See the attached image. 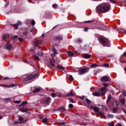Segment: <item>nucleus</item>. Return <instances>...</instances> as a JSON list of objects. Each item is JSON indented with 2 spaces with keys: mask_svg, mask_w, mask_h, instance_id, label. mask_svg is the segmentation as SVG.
Returning <instances> with one entry per match:
<instances>
[{
  "mask_svg": "<svg viewBox=\"0 0 126 126\" xmlns=\"http://www.w3.org/2000/svg\"><path fill=\"white\" fill-rule=\"evenodd\" d=\"M109 7L110 5L107 3L102 4L97 6L96 11L98 13H105L109 10Z\"/></svg>",
  "mask_w": 126,
  "mask_h": 126,
  "instance_id": "1",
  "label": "nucleus"
},
{
  "mask_svg": "<svg viewBox=\"0 0 126 126\" xmlns=\"http://www.w3.org/2000/svg\"><path fill=\"white\" fill-rule=\"evenodd\" d=\"M99 40L103 47L105 46L108 47L109 46V42L108 39L105 38H100Z\"/></svg>",
  "mask_w": 126,
  "mask_h": 126,
  "instance_id": "2",
  "label": "nucleus"
},
{
  "mask_svg": "<svg viewBox=\"0 0 126 126\" xmlns=\"http://www.w3.org/2000/svg\"><path fill=\"white\" fill-rule=\"evenodd\" d=\"M37 76V74L33 75L32 74H29L27 75H25L24 76H27L24 78V80L27 81L29 80H32L35 78Z\"/></svg>",
  "mask_w": 126,
  "mask_h": 126,
  "instance_id": "3",
  "label": "nucleus"
},
{
  "mask_svg": "<svg viewBox=\"0 0 126 126\" xmlns=\"http://www.w3.org/2000/svg\"><path fill=\"white\" fill-rule=\"evenodd\" d=\"M32 31L33 30H30L28 29H27L26 31L23 33V36L25 38H29L30 37V35L29 34V32H32Z\"/></svg>",
  "mask_w": 126,
  "mask_h": 126,
  "instance_id": "4",
  "label": "nucleus"
},
{
  "mask_svg": "<svg viewBox=\"0 0 126 126\" xmlns=\"http://www.w3.org/2000/svg\"><path fill=\"white\" fill-rule=\"evenodd\" d=\"M89 108L90 109H93L94 111L96 113H97V112H98V111L99 110V108L93 105H91L89 106Z\"/></svg>",
  "mask_w": 126,
  "mask_h": 126,
  "instance_id": "5",
  "label": "nucleus"
},
{
  "mask_svg": "<svg viewBox=\"0 0 126 126\" xmlns=\"http://www.w3.org/2000/svg\"><path fill=\"white\" fill-rule=\"evenodd\" d=\"M88 71V70L86 68H82L80 70L79 72V74L80 75H82L87 72Z\"/></svg>",
  "mask_w": 126,
  "mask_h": 126,
  "instance_id": "6",
  "label": "nucleus"
},
{
  "mask_svg": "<svg viewBox=\"0 0 126 126\" xmlns=\"http://www.w3.org/2000/svg\"><path fill=\"white\" fill-rule=\"evenodd\" d=\"M110 79L109 77H107L106 76H104L101 77L100 79L102 81L106 82L109 80Z\"/></svg>",
  "mask_w": 126,
  "mask_h": 126,
  "instance_id": "7",
  "label": "nucleus"
},
{
  "mask_svg": "<svg viewBox=\"0 0 126 126\" xmlns=\"http://www.w3.org/2000/svg\"><path fill=\"white\" fill-rule=\"evenodd\" d=\"M93 94L94 96H101V94L100 92H94L93 93Z\"/></svg>",
  "mask_w": 126,
  "mask_h": 126,
  "instance_id": "8",
  "label": "nucleus"
},
{
  "mask_svg": "<svg viewBox=\"0 0 126 126\" xmlns=\"http://www.w3.org/2000/svg\"><path fill=\"white\" fill-rule=\"evenodd\" d=\"M62 39V36H59L55 37L54 38V40H61Z\"/></svg>",
  "mask_w": 126,
  "mask_h": 126,
  "instance_id": "9",
  "label": "nucleus"
},
{
  "mask_svg": "<svg viewBox=\"0 0 126 126\" xmlns=\"http://www.w3.org/2000/svg\"><path fill=\"white\" fill-rule=\"evenodd\" d=\"M6 48L7 50H10L12 47V45L11 44H7L6 46Z\"/></svg>",
  "mask_w": 126,
  "mask_h": 126,
  "instance_id": "10",
  "label": "nucleus"
},
{
  "mask_svg": "<svg viewBox=\"0 0 126 126\" xmlns=\"http://www.w3.org/2000/svg\"><path fill=\"white\" fill-rule=\"evenodd\" d=\"M15 85L14 84H12V85H9L8 86L5 84L2 85H0V86H2L4 87H8V88H10L11 87H13Z\"/></svg>",
  "mask_w": 126,
  "mask_h": 126,
  "instance_id": "11",
  "label": "nucleus"
},
{
  "mask_svg": "<svg viewBox=\"0 0 126 126\" xmlns=\"http://www.w3.org/2000/svg\"><path fill=\"white\" fill-rule=\"evenodd\" d=\"M84 57L85 58L88 59L89 58L91 55L89 54H83Z\"/></svg>",
  "mask_w": 126,
  "mask_h": 126,
  "instance_id": "12",
  "label": "nucleus"
},
{
  "mask_svg": "<svg viewBox=\"0 0 126 126\" xmlns=\"http://www.w3.org/2000/svg\"><path fill=\"white\" fill-rule=\"evenodd\" d=\"M2 37L3 40H4L8 38L9 36L8 34H4L3 35Z\"/></svg>",
  "mask_w": 126,
  "mask_h": 126,
  "instance_id": "13",
  "label": "nucleus"
},
{
  "mask_svg": "<svg viewBox=\"0 0 126 126\" xmlns=\"http://www.w3.org/2000/svg\"><path fill=\"white\" fill-rule=\"evenodd\" d=\"M19 110L20 111L24 112L27 111V109L25 108H22L20 109Z\"/></svg>",
  "mask_w": 126,
  "mask_h": 126,
  "instance_id": "14",
  "label": "nucleus"
},
{
  "mask_svg": "<svg viewBox=\"0 0 126 126\" xmlns=\"http://www.w3.org/2000/svg\"><path fill=\"white\" fill-rule=\"evenodd\" d=\"M74 94L73 93L72 91H71L69 93L66 94V96H74Z\"/></svg>",
  "mask_w": 126,
  "mask_h": 126,
  "instance_id": "15",
  "label": "nucleus"
},
{
  "mask_svg": "<svg viewBox=\"0 0 126 126\" xmlns=\"http://www.w3.org/2000/svg\"><path fill=\"white\" fill-rule=\"evenodd\" d=\"M50 101L51 98L48 97H47L46 98L45 102L46 103H48L50 102Z\"/></svg>",
  "mask_w": 126,
  "mask_h": 126,
  "instance_id": "16",
  "label": "nucleus"
},
{
  "mask_svg": "<svg viewBox=\"0 0 126 126\" xmlns=\"http://www.w3.org/2000/svg\"><path fill=\"white\" fill-rule=\"evenodd\" d=\"M99 66L98 65L95 63H93L91 65V66L92 68H95Z\"/></svg>",
  "mask_w": 126,
  "mask_h": 126,
  "instance_id": "17",
  "label": "nucleus"
},
{
  "mask_svg": "<svg viewBox=\"0 0 126 126\" xmlns=\"http://www.w3.org/2000/svg\"><path fill=\"white\" fill-rule=\"evenodd\" d=\"M59 110L60 111V112H63L64 111L66 110L64 108H62L58 109L57 110Z\"/></svg>",
  "mask_w": 126,
  "mask_h": 126,
  "instance_id": "18",
  "label": "nucleus"
},
{
  "mask_svg": "<svg viewBox=\"0 0 126 126\" xmlns=\"http://www.w3.org/2000/svg\"><path fill=\"white\" fill-rule=\"evenodd\" d=\"M40 90V88H35L33 90V92H37L39 91Z\"/></svg>",
  "mask_w": 126,
  "mask_h": 126,
  "instance_id": "19",
  "label": "nucleus"
},
{
  "mask_svg": "<svg viewBox=\"0 0 126 126\" xmlns=\"http://www.w3.org/2000/svg\"><path fill=\"white\" fill-rule=\"evenodd\" d=\"M124 56L126 57V51L120 57V61L121 62H122L121 61V59L122 56Z\"/></svg>",
  "mask_w": 126,
  "mask_h": 126,
  "instance_id": "20",
  "label": "nucleus"
},
{
  "mask_svg": "<svg viewBox=\"0 0 126 126\" xmlns=\"http://www.w3.org/2000/svg\"><path fill=\"white\" fill-rule=\"evenodd\" d=\"M118 109L115 107H114L113 109V111L114 113H117L118 112Z\"/></svg>",
  "mask_w": 126,
  "mask_h": 126,
  "instance_id": "21",
  "label": "nucleus"
},
{
  "mask_svg": "<svg viewBox=\"0 0 126 126\" xmlns=\"http://www.w3.org/2000/svg\"><path fill=\"white\" fill-rule=\"evenodd\" d=\"M67 53L69 56H72L73 55V53L71 51H68Z\"/></svg>",
  "mask_w": 126,
  "mask_h": 126,
  "instance_id": "22",
  "label": "nucleus"
},
{
  "mask_svg": "<svg viewBox=\"0 0 126 126\" xmlns=\"http://www.w3.org/2000/svg\"><path fill=\"white\" fill-rule=\"evenodd\" d=\"M53 51L54 54L57 55V54L58 53L54 47H53Z\"/></svg>",
  "mask_w": 126,
  "mask_h": 126,
  "instance_id": "23",
  "label": "nucleus"
},
{
  "mask_svg": "<svg viewBox=\"0 0 126 126\" xmlns=\"http://www.w3.org/2000/svg\"><path fill=\"white\" fill-rule=\"evenodd\" d=\"M99 92H100V93L101 94V95H104L105 93V92L104 91L100 90L99 91Z\"/></svg>",
  "mask_w": 126,
  "mask_h": 126,
  "instance_id": "24",
  "label": "nucleus"
},
{
  "mask_svg": "<svg viewBox=\"0 0 126 126\" xmlns=\"http://www.w3.org/2000/svg\"><path fill=\"white\" fill-rule=\"evenodd\" d=\"M69 78L71 81H73V78L71 75H69Z\"/></svg>",
  "mask_w": 126,
  "mask_h": 126,
  "instance_id": "25",
  "label": "nucleus"
},
{
  "mask_svg": "<svg viewBox=\"0 0 126 126\" xmlns=\"http://www.w3.org/2000/svg\"><path fill=\"white\" fill-rule=\"evenodd\" d=\"M18 25L17 24H16L14 25V28L16 29V30L18 29Z\"/></svg>",
  "mask_w": 126,
  "mask_h": 126,
  "instance_id": "26",
  "label": "nucleus"
},
{
  "mask_svg": "<svg viewBox=\"0 0 126 126\" xmlns=\"http://www.w3.org/2000/svg\"><path fill=\"white\" fill-rule=\"evenodd\" d=\"M47 118H44L43 120V122L44 123H46L47 122Z\"/></svg>",
  "mask_w": 126,
  "mask_h": 126,
  "instance_id": "27",
  "label": "nucleus"
},
{
  "mask_svg": "<svg viewBox=\"0 0 126 126\" xmlns=\"http://www.w3.org/2000/svg\"><path fill=\"white\" fill-rule=\"evenodd\" d=\"M85 100L87 103L90 104L91 103V101L90 100H89L88 98H86Z\"/></svg>",
  "mask_w": 126,
  "mask_h": 126,
  "instance_id": "28",
  "label": "nucleus"
},
{
  "mask_svg": "<svg viewBox=\"0 0 126 126\" xmlns=\"http://www.w3.org/2000/svg\"><path fill=\"white\" fill-rule=\"evenodd\" d=\"M120 102L122 104V105H124L125 102V100L123 99H121L120 100Z\"/></svg>",
  "mask_w": 126,
  "mask_h": 126,
  "instance_id": "29",
  "label": "nucleus"
},
{
  "mask_svg": "<svg viewBox=\"0 0 126 126\" xmlns=\"http://www.w3.org/2000/svg\"><path fill=\"white\" fill-rule=\"evenodd\" d=\"M111 96L110 95H109L108 97V99H107V101L109 102L111 100Z\"/></svg>",
  "mask_w": 126,
  "mask_h": 126,
  "instance_id": "30",
  "label": "nucleus"
},
{
  "mask_svg": "<svg viewBox=\"0 0 126 126\" xmlns=\"http://www.w3.org/2000/svg\"><path fill=\"white\" fill-rule=\"evenodd\" d=\"M56 94L54 93H52L51 94V96L52 97H55L56 96Z\"/></svg>",
  "mask_w": 126,
  "mask_h": 126,
  "instance_id": "31",
  "label": "nucleus"
},
{
  "mask_svg": "<svg viewBox=\"0 0 126 126\" xmlns=\"http://www.w3.org/2000/svg\"><path fill=\"white\" fill-rule=\"evenodd\" d=\"M52 7L54 8H56L58 7V5L56 4H54L52 5Z\"/></svg>",
  "mask_w": 126,
  "mask_h": 126,
  "instance_id": "32",
  "label": "nucleus"
},
{
  "mask_svg": "<svg viewBox=\"0 0 126 126\" xmlns=\"http://www.w3.org/2000/svg\"><path fill=\"white\" fill-rule=\"evenodd\" d=\"M34 57L35 58L36 60H37L38 61H40V60L39 59V58L38 57V56H37L36 55H35L34 56Z\"/></svg>",
  "mask_w": 126,
  "mask_h": 126,
  "instance_id": "33",
  "label": "nucleus"
},
{
  "mask_svg": "<svg viewBox=\"0 0 126 126\" xmlns=\"http://www.w3.org/2000/svg\"><path fill=\"white\" fill-rule=\"evenodd\" d=\"M113 116V115L111 114H109L108 115V117L109 118H112Z\"/></svg>",
  "mask_w": 126,
  "mask_h": 126,
  "instance_id": "34",
  "label": "nucleus"
},
{
  "mask_svg": "<svg viewBox=\"0 0 126 126\" xmlns=\"http://www.w3.org/2000/svg\"><path fill=\"white\" fill-rule=\"evenodd\" d=\"M43 53L42 52H39L38 53V55L39 56H42L43 55Z\"/></svg>",
  "mask_w": 126,
  "mask_h": 126,
  "instance_id": "35",
  "label": "nucleus"
},
{
  "mask_svg": "<svg viewBox=\"0 0 126 126\" xmlns=\"http://www.w3.org/2000/svg\"><path fill=\"white\" fill-rule=\"evenodd\" d=\"M97 113H98L100 115L103 116V114L102 112L101 111H98V112H97Z\"/></svg>",
  "mask_w": 126,
  "mask_h": 126,
  "instance_id": "36",
  "label": "nucleus"
},
{
  "mask_svg": "<svg viewBox=\"0 0 126 126\" xmlns=\"http://www.w3.org/2000/svg\"><path fill=\"white\" fill-rule=\"evenodd\" d=\"M107 125L110 126H114V124H111L109 122L107 123Z\"/></svg>",
  "mask_w": 126,
  "mask_h": 126,
  "instance_id": "37",
  "label": "nucleus"
},
{
  "mask_svg": "<svg viewBox=\"0 0 126 126\" xmlns=\"http://www.w3.org/2000/svg\"><path fill=\"white\" fill-rule=\"evenodd\" d=\"M41 43V41L40 40H38L37 42V43H35V46H37L38 44H39Z\"/></svg>",
  "mask_w": 126,
  "mask_h": 126,
  "instance_id": "38",
  "label": "nucleus"
},
{
  "mask_svg": "<svg viewBox=\"0 0 126 126\" xmlns=\"http://www.w3.org/2000/svg\"><path fill=\"white\" fill-rule=\"evenodd\" d=\"M28 102L26 101H24L21 104L22 105H24L25 104H26Z\"/></svg>",
  "mask_w": 126,
  "mask_h": 126,
  "instance_id": "39",
  "label": "nucleus"
},
{
  "mask_svg": "<svg viewBox=\"0 0 126 126\" xmlns=\"http://www.w3.org/2000/svg\"><path fill=\"white\" fill-rule=\"evenodd\" d=\"M103 65L105 66L106 67H108L109 66V64L107 63H104Z\"/></svg>",
  "mask_w": 126,
  "mask_h": 126,
  "instance_id": "40",
  "label": "nucleus"
},
{
  "mask_svg": "<svg viewBox=\"0 0 126 126\" xmlns=\"http://www.w3.org/2000/svg\"><path fill=\"white\" fill-rule=\"evenodd\" d=\"M18 36L17 35H15L14 36H13L12 38V39L13 40H14V39L17 38V37H18Z\"/></svg>",
  "mask_w": 126,
  "mask_h": 126,
  "instance_id": "41",
  "label": "nucleus"
},
{
  "mask_svg": "<svg viewBox=\"0 0 126 126\" xmlns=\"http://www.w3.org/2000/svg\"><path fill=\"white\" fill-rule=\"evenodd\" d=\"M57 68L60 69L62 70H64L65 68L64 67L62 66L60 67H58V66H57Z\"/></svg>",
  "mask_w": 126,
  "mask_h": 126,
  "instance_id": "42",
  "label": "nucleus"
},
{
  "mask_svg": "<svg viewBox=\"0 0 126 126\" xmlns=\"http://www.w3.org/2000/svg\"><path fill=\"white\" fill-rule=\"evenodd\" d=\"M103 85L105 86H107L109 85V84L107 83H103Z\"/></svg>",
  "mask_w": 126,
  "mask_h": 126,
  "instance_id": "43",
  "label": "nucleus"
},
{
  "mask_svg": "<svg viewBox=\"0 0 126 126\" xmlns=\"http://www.w3.org/2000/svg\"><path fill=\"white\" fill-rule=\"evenodd\" d=\"M23 118L21 116H19V117L18 120L19 121H22L23 120Z\"/></svg>",
  "mask_w": 126,
  "mask_h": 126,
  "instance_id": "44",
  "label": "nucleus"
},
{
  "mask_svg": "<svg viewBox=\"0 0 126 126\" xmlns=\"http://www.w3.org/2000/svg\"><path fill=\"white\" fill-rule=\"evenodd\" d=\"M68 106L70 109H71L72 108L73 105L72 104H69Z\"/></svg>",
  "mask_w": 126,
  "mask_h": 126,
  "instance_id": "45",
  "label": "nucleus"
},
{
  "mask_svg": "<svg viewBox=\"0 0 126 126\" xmlns=\"http://www.w3.org/2000/svg\"><path fill=\"white\" fill-rule=\"evenodd\" d=\"M14 102L17 104H19L21 103V101H14Z\"/></svg>",
  "mask_w": 126,
  "mask_h": 126,
  "instance_id": "46",
  "label": "nucleus"
},
{
  "mask_svg": "<svg viewBox=\"0 0 126 126\" xmlns=\"http://www.w3.org/2000/svg\"><path fill=\"white\" fill-rule=\"evenodd\" d=\"M35 24V22L34 20H32V22L31 24L32 25H34Z\"/></svg>",
  "mask_w": 126,
  "mask_h": 126,
  "instance_id": "47",
  "label": "nucleus"
},
{
  "mask_svg": "<svg viewBox=\"0 0 126 126\" xmlns=\"http://www.w3.org/2000/svg\"><path fill=\"white\" fill-rule=\"evenodd\" d=\"M69 100L70 102L72 103H74L75 102V101H73L72 99L71 98L70 99H69Z\"/></svg>",
  "mask_w": 126,
  "mask_h": 126,
  "instance_id": "48",
  "label": "nucleus"
},
{
  "mask_svg": "<svg viewBox=\"0 0 126 126\" xmlns=\"http://www.w3.org/2000/svg\"><path fill=\"white\" fill-rule=\"evenodd\" d=\"M18 39L21 42H23V39L21 37L19 38Z\"/></svg>",
  "mask_w": 126,
  "mask_h": 126,
  "instance_id": "49",
  "label": "nucleus"
},
{
  "mask_svg": "<svg viewBox=\"0 0 126 126\" xmlns=\"http://www.w3.org/2000/svg\"><path fill=\"white\" fill-rule=\"evenodd\" d=\"M100 90L105 91L106 90V88L105 87H104L103 88H102L101 89V90Z\"/></svg>",
  "mask_w": 126,
  "mask_h": 126,
  "instance_id": "50",
  "label": "nucleus"
},
{
  "mask_svg": "<svg viewBox=\"0 0 126 126\" xmlns=\"http://www.w3.org/2000/svg\"><path fill=\"white\" fill-rule=\"evenodd\" d=\"M110 1H111L112 3H116V2L114 0H110Z\"/></svg>",
  "mask_w": 126,
  "mask_h": 126,
  "instance_id": "51",
  "label": "nucleus"
},
{
  "mask_svg": "<svg viewBox=\"0 0 126 126\" xmlns=\"http://www.w3.org/2000/svg\"><path fill=\"white\" fill-rule=\"evenodd\" d=\"M16 24H17L18 25H21L22 24L21 22L20 21H18L17 23Z\"/></svg>",
  "mask_w": 126,
  "mask_h": 126,
  "instance_id": "52",
  "label": "nucleus"
},
{
  "mask_svg": "<svg viewBox=\"0 0 126 126\" xmlns=\"http://www.w3.org/2000/svg\"><path fill=\"white\" fill-rule=\"evenodd\" d=\"M122 93L123 95L126 96V93L125 92L123 91L122 92Z\"/></svg>",
  "mask_w": 126,
  "mask_h": 126,
  "instance_id": "53",
  "label": "nucleus"
},
{
  "mask_svg": "<svg viewBox=\"0 0 126 126\" xmlns=\"http://www.w3.org/2000/svg\"><path fill=\"white\" fill-rule=\"evenodd\" d=\"M77 41L78 42H81V40L80 39H77Z\"/></svg>",
  "mask_w": 126,
  "mask_h": 126,
  "instance_id": "54",
  "label": "nucleus"
},
{
  "mask_svg": "<svg viewBox=\"0 0 126 126\" xmlns=\"http://www.w3.org/2000/svg\"><path fill=\"white\" fill-rule=\"evenodd\" d=\"M93 21H86L85 22H87V23H91L92 22H93Z\"/></svg>",
  "mask_w": 126,
  "mask_h": 126,
  "instance_id": "55",
  "label": "nucleus"
},
{
  "mask_svg": "<svg viewBox=\"0 0 126 126\" xmlns=\"http://www.w3.org/2000/svg\"><path fill=\"white\" fill-rule=\"evenodd\" d=\"M9 4V3L8 2L6 4L5 6L6 7H7V6Z\"/></svg>",
  "mask_w": 126,
  "mask_h": 126,
  "instance_id": "56",
  "label": "nucleus"
},
{
  "mask_svg": "<svg viewBox=\"0 0 126 126\" xmlns=\"http://www.w3.org/2000/svg\"><path fill=\"white\" fill-rule=\"evenodd\" d=\"M115 126H122V125L120 124H117Z\"/></svg>",
  "mask_w": 126,
  "mask_h": 126,
  "instance_id": "57",
  "label": "nucleus"
},
{
  "mask_svg": "<svg viewBox=\"0 0 126 126\" xmlns=\"http://www.w3.org/2000/svg\"><path fill=\"white\" fill-rule=\"evenodd\" d=\"M5 100L6 101H10V99L9 98H7L5 99Z\"/></svg>",
  "mask_w": 126,
  "mask_h": 126,
  "instance_id": "58",
  "label": "nucleus"
},
{
  "mask_svg": "<svg viewBox=\"0 0 126 126\" xmlns=\"http://www.w3.org/2000/svg\"><path fill=\"white\" fill-rule=\"evenodd\" d=\"M88 29L87 28H85L84 29V31L85 32H86L88 31Z\"/></svg>",
  "mask_w": 126,
  "mask_h": 126,
  "instance_id": "59",
  "label": "nucleus"
},
{
  "mask_svg": "<svg viewBox=\"0 0 126 126\" xmlns=\"http://www.w3.org/2000/svg\"><path fill=\"white\" fill-rule=\"evenodd\" d=\"M122 110L125 113H126V110H124L123 109H122Z\"/></svg>",
  "mask_w": 126,
  "mask_h": 126,
  "instance_id": "60",
  "label": "nucleus"
},
{
  "mask_svg": "<svg viewBox=\"0 0 126 126\" xmlns=\"http://www.w3.org/2000/svg\"><path fill=\"white\" fill-rule=\"evenodd\" d=\"M65 123V122H62V123H61V125H64V124Z\"/></svg>",
  "mask_w": 126,
  "mask_h": 126,
  "instance_id": "61",
  "label": "nucleus"
},
{
  "mask_svg": "<svg viewBox=\"0 0 126 126\" xmlns=\"http://www.w3.org/2000/svg\"><path fill=\"white\" fill-rule=\"evenodd\" d=\"M50 64L52 66H54V63H51Z\"/></svg>",
  "mask_w": 126,
  "mask_h": 126,
  "instance_id": "62",
  "label": "nucleus"
},
{
  "mask_svg": "<svg viewBox=\"0 0 126 126\" xmlns=\"http://www.w3.org/2000/svg\"><path fill=\"white\" fill-rule=\"evenodd\" d=\"M85 98V96H82L81 97V98L82 99H84Z\"/></svg>",
  "mask_w": 126,
  "mask_h": 126,
  "instance_id": "63",
  "label": "nucleus"
},
{
  "mask_svg": "<svg viewBox=\"0 0 126 126\" xmlns=\"http://www.w3.org/2000/svg\"><path fill=\"white\" fill-rule=\"evenodd\" d=\"M8 78L7 77H5L4 78H3V79H7Z\"/></svg>",
  "mask_w": 126,
  "mask_h": 126,
  "instance_id": "64",
  "label": "nucleus"
}]
</instances>
